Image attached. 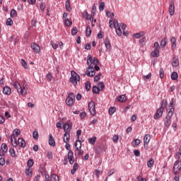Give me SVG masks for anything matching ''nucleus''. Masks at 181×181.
Listing matches in <instances>:
<instances>
[{
    "label": "nucleus",
    "instance_id": "obj_1",
    "mask_svg": "<svg viewBox=\"0 0 181 181\" xmlns=\"http://www.w3.org/2000/svg\"><path fill=\"white\" fill-rule=\"evenodd\" d=\"M87 64L88 68L85 72V76H88V77H94L95 76V72L94 71V65L98 64V59L93 57L90 54L87 57Z\"/></svg>",
    "mask_w": 181,
    "mask_h": 181
},
{
    "label": "nucleus",
    "instance_id": "obj_2",
    "mask_svg": "<svg viewBox=\"0 0 181 181\" xmlns=\"http://www.w3.org/2000/svg\"><path fill=\"white\" fill-rule=\"evenodd\" d=\"M13 86L14 88H16L18 94L21 95H26L28 94V87H26V85H23V86H21V83L19 82H15L13 83Z\"/></svg>",
    "mask_w": 181,
    "mask_h": 181
},
{
    "label": "nucleus",
    "instance_id": "obj_3",
    "mask_svg": "<svg viewBox=\"0 0 181 181\" xmlns=\"http://www.w3.org/2000/svg\"><path fill=\"white\" fill-rule=\"evenodd\" d=\"M69 81L73 84V86H77V83H80V75H78L76 71H71Z\"/></svg>",
    "mask_w": 181,
    "mask_h": 181
},
{
    "label": "nucleus",
    "instance_id": "obj_4",
    "mask_svg": "<svg viewBox=\"0 0 181 181\" xmlns=\"http://www.w3.org/2000/svg\"><path fill=\"white\" fill-rule=\"evenodd\" d=\"M65 148L67 151H69L68 152L67 158L69 160V162L71 165H73L74 163V153H73V151L70 150V144L66 143Z\"/></svg>",
    "mask_w": 181,
    "mask_h": 181
},
{
    "label": "nucleus",
    "instance_id": "obj_5",
    "mask_svg": "<svg viewBox=\"0 0 181 181\" xmlns=\"http://www.w3.org/2000/svg\"><path fill=\"white\" fill-rule=\"evenodd\" d=\"M154 49L151 52L152 57H159V52H160V45H159V42H156L153 44Z\"/></svg>",
    "mask_w": 181,
    "mask_h": 181
},
{
    "label": "nucleus",
    "instance_id": "obj_6",
    "mask_svg": "<svg viewBox=\"0 0 181 181\" xmlns=\"http://www.w3.org/2000/svg\"><path fill=\"white\" fill-rule=\"evenodd\" d=\"M74 101H76V96L74 93H71L69 94V96L66 98V103L69 107H71L73 104H74Z\"/></svg>",
    "mask_w": 181,
    "mask_h": 181
},
{
    "label": "nucleus",
    "instance_id": "obj_7",
    "mask_svg": "<svg viewBox=\"0 0 181 181\" xmlns=\"http://www.w3.org/2000/svg\"><path fill=\"white\" fill-rule=\"evenodd\" d=\"M181 169V162L179 160H176L174 163V166L173 168V172L174 175H178L179 172H180Z\"/></svg>",
    "mask_w": 181,
    "mask_h": 181
},
{
    "label": "nucleus",
    "instance_id": "obj_8",
    "mask_svg": "<svg viewBox=\"0 0 181 181\" xmlns=\"http://www.w3.org/2000/svg\"><path fill=\"white\" fill-rule=\"evenodd\" d=\"M88 110L90 113L93 115V117H94L97 113V112L95 111V103H94V101H90L88 103Z\"/></svg>",
    "mask_w": 181,
    "mask_h": 181
},
{
    "label": "nucleus",
    "instance_id": "obj_9",
    "mask_svg": "<svg viewBox=\"0 0 181 181\" xmlns=\"http://www.w3.org/2000/svg\"><path fill=\"white\" fill-rule=\"evenodd\" d=\"M6 152H8V146L6 144L3 143L1 146L0 156H5V155H6Z\"/></svg>",
    "mask_w": 181,
    "mask_h": 181
},
{
    "label": "nucleus",
    "instance_id": "obj_10",
    "mask_svg": "<svg viewBox=\"0 0 181 181\" xmlns=\"http://www.w3.org/2000/svg\"><path fill=\"white\" fill-rule=\"evenodd\" d=\"M168 12L170 16H173L175 15V2L171 1L168 7Z\"/></svg>",
    "mask_w": 181,
    "mask_h": 181
},
{
    "label": "nucleus",
    "instance_id": "obj_11",
    "mask_svg": "<svg viewBox=\"0 0 181 181\" xmlns=\"http://www.w3.org/2000/svg\"><path fill=\"white\" fill-rule=\"evenodd\" d=\"M45 181H59V176H57V175H52L50 176V179L49 180V175H45Z\"/></svg>",
    "mask_w": 181,
    "mask_h": 181
},
{
    "label": "nucleus",
    "instance_id": "obj_12",
    "mask_svg": "<svg viewBox=\"0 0 181 181\" xmlns=\"http://www.w3.org/2000/svg\"><path fill=\"white\" fill-rule=\"evenodd\" d=\"M175 113V107H171L167 110V116L165 117L170 118L172 119V117H173V114Z\"/></svg>",
    "mask_w": 181,
    "mask_h": 181
},
{
    "label": "nucleus",
    "instance_id": "obj_13",
    "mask_svg": "<svg viewBox=\"0 0 181 181\" xmlns=\"http://www.w3.org/2000/svg\"><path fill=\"white\" fill-rule=\"evenodd\" d=\"M163 115V110L160 108L157 110L156 113L154 115V119H158Z\"/></svg>",
    "mask_w": 181,
    "mask_h": 181
},
{
    "label": "nucleus",
    "instance_id": "obj_14",
    "mask_svg": "<svg viewBox=\"0 0 181 181\" xmlns=\"http://www.w3.org/2000/svg\"><path fill=\"white\" fill-rule=\"evenodd\" d=\"M31 49H33L35 53H39V52H40V47L36 43L31 44Z\"/></svg>",
    "mask_w": 181,
    "mask_h": 181
},
{
    "label": "nucleus",
    "instance_id": "obj_15",
    "mask_svg": "<svg viewBox=\"0 0 181 181\" xmlns=\"http://www.w3.org/2000/svg\"><path fill=\"white\" fill-rule=\"evenodd\" d=\"M149 142H151V135L146 134L144 137V146H146V145H148V144H149Z\"/></svg>",
    "mask_w": 181,
    "mask_h": 181
},
{
    "label": "nucleus",
    "instance_id": "obj_16",
    "mask_svg": "<svg viewBox=\"0 0 181 181\" xmlns=\"http://www.w3.org/2000/svg\"><path fill=\"white\" fill-rule=\"evenodd\" d=\"M171 124H172V119H170L169 117H165L164 119L165 127H166L167 128H169V127H170Z\"/></svg>",
    "mask_w": 181,
    "mask_h": 181
},
{
    "label": "nucleus",
    "instance_id": "obj_17",
    "mask_svg": "<svg viewBox=\"0 0 181 181\" xmlns=\"http://www.w3.org/2000/svg\"><path fill=\"white\" fill-rule=\"evenodd\" d=\"M64 130L65 134H70V131H71V126L69 123H66L64 125Z\"/></svg>",
    "mask_w": 181,
    "mask_h": 181
},
{
    "label": "nucleus",
    "instance_id": "obj_18",
    "mask_svg": "<svg viewBox=\"0 0 181 181\" xmlns=\"http://www.w3.org/2000/svg\"><path fill=\"white\" fill-rule=\"evenodd\" d=\"M20 134L21 130L18 129H16L13 130V134L11 135V138L15 139L17 138V136H19Z\"/></svg>",
    "mask_w": 181,
    "mask_h": 181
},
{
    "label": "nucleus",
    "instance_id": "obj_19",
    "mask_svg": "<svg viewBox=\"0 0 181 181\" xmlns=\"http://www.w3.org/2000/svg\"><path fill=\"white\" fill-rule=\"evenodd\" d=\"M49 145H50V146H56V141H54V139H53L52 134L49 135Z\"/></svg>",
    "mask_w": 181,
    "mask_h": 181
},
{
    "label": "nucleus",
    "instance_id": "obj_20",
    "mask_svg": "<svg viewBox=\"0 0 181 181\" xmlns=\"http://www.w3.org/2000/svg\"><path fill=\"white\" fill-rule=\"evenodd\" d=\"M3 93L4 94H6V95H11V89L9 88V86H5L3 88Z\"/></svg>",
    "mask_w": 181,
    "mask_h": 181
},
{
    "label": "nucleus",
    "instance_id": "obj_21",
    "mask_svg": "<svg viewBox=\"0 0 181 181\" xmlns=\"http://www.w3.org/2000/svg\"><path fill=\"white\" fill-rule=\"evenodd\" d=\"M18 143L21 148H25L26 146V141L23 139H18Z\"/></svg>",
    "mask_w": 181,
    "mask_h": 181
},
{
    "label": "nucleus",
    "instance_id": "obj_22",
    "mask_svg": "<svg viewBox=\"0 0 181 181\" xmlns=\"http://www.w3.org/2000/svg\"><path fill=\"white\" fill-rule=\"evenodd\" d=\"M75 153H76L78 156H83V153H84V151L81 150V143H80L79 147H76Z\"/></svg>",
    "mask_w": 181,
    "mask_h": 181
},
{
    "label": "nucleus",
    "instance_id": "obj_23",
    "mask_svg": "<svg viewBox=\"0 0 181 181\" xmlns=\"http://www.w3.org/2000/svg\"><path fill=\"white\" fill-rule=\"evenodd\" d=\"M104 44L107 50H110L111 49V42H110V40L108 38L105 39Z\"/></svg>",
    "mask_w": 181,
    "mask_h": 181
},
{
    "label": "nucleus",
    "instance_id": "obj_24",
    "mask_svg": "<svg viewBox=\"0 0 181 181\" xmlns=\"http://www.w3.org/2000/svg\"><path fill=\"white\" fill-rule=\"evenodd\" d=\"M84 16L85 18H86L87 21H90V22H93V21H94V16H93V14L90 16V14H88V12L87 11L85 12Z\"/></svg>",
    "mask_w": 181,
    "mask_h": 181
},
{
    "label": "nucleus",
    "instance_id": "obj_25",
    "mask_svg": "<svg viewBox=\"0 0 181 181\" xmlns=\"http://www.w3.org/2000/svg\"><path fill=\"white\" fill-rule=\"evenodd\" d=\"M170 42L171 49H173V50H175V49H176V38L175 37H172L170 39Z\"/></svg>",
    "mask_w": 181,
    "mask_h": 181
},
{
    "label": "nucleus",
    "instance_id": "obj_26",
    "mask_svg": "<svg viewBox=\"0 0 181 181\" xmlns=\"http://www.w3.org/2000/svg\"><path fill=\"white\" fill-rule=\"evenodd\" d=\"M25 175L27 176H28V177H32L33 175V170L32 168H28L26 170H25Z\"/></svg>",
    "mask_w": 181,
    "mask_h": 181
},
{
    "label": "nucleus",
    "instance_id": "obj_27",
    "mask_svg": "<svg viewBox=\"0 0 181 181\" xmlns=\"http://www.w3.org/2000/svg\"><path fill=\"white\" fill-rule=\"evenodd\" d=\"M143 36H145V32L141 31V32L134 34L133 35V37H135V39H139L140 37H142Z\"/></svg>",
    "mask_w": 181,
    "mask_h": 181
},
{
    "label": "nucleus",
    "instance_id": "obj_28",
    "mask_svg": "<svg viewBox=\"0 0 181 181\" xmlns=\"http://www.w3.org/2000/svg\"><path fill=\"white\" fill-rule=\"evenodd\" d=\"M166 45H168V38H163L160 41V47L163 49L166 47Z\"/></svg>",
    "mask_w": 181,
    "mask_h": 181
},
{
    "label": "nucleus",
    "instance_id": "obj_29",
    "mask_svg": "<svg viewBox=\"0 0 181 181\" xmlns=\"http://www.w3.org/2000/svg\"><path fill=\"white\" fill-rule=\"evenodd\" d=\"M117 101L119 103H125V101H127V96H125V95H119L117 98Z\"/></svg>",
    "mask_w": 181,
    "mask_h": 181
},
{
    "label": "nucleus",
    "instance_id": "obj_30",
    "mask_svg": "<svg viewBox=\"0 0 181 181\" xmlns=\"http://www.w3.org/2000/svg\"><path fill=\"white\" fill-rule=\"evenodd\" d=\"M69 141H70V133H64V142H65V144H67L69 143Z\"/></svg>",
    "mask_w": 181,
    "mask_h": 181
},
{
    "label": "nucleus",
    "instance_id": "obj_31",
    "mask_svg": "<svg viewBox=\"0 0 181 181\" xmlns=\"http://www.w3.org/2000/svg\"><path fill=\"white\" fill-rule=\"evenodd\" d=\"M65 7H66V10L67 11H71V6L70 5V0H67L66 2H65Z\"/></svg>",
    "mask_w": 181,
    "mask_h": 181
},
{
    "label": "nucleus",
    "instance_id": "obj_32",
    "mask_svg": "<svg viewBox=\"0 0 181 181\" xmlns=\"http://www.w3.org/2000/svg\"><path fill=\"white\" fill-rule=\"evenodd\" d=\"M9 152L12 158H18V156H16V152L15 151V149L10 148Z\"/></svg>",
    "mask_w": 181,
    "mask_h": 181
},
{
    "label": "nucleus",
    "instance_id": "obj_33",
    "mask_svg": "<svg viewBox=\"0 0 181 181\" xmlns=\"http://www.w3.org/2000/svg\"><path fill=\"white\" fill-rule=\"evenodd\" d=\"M155 163V160H153V158H151L148 162H147V166L148 168H152L153 166V164Z\"/></svg>",
    "mask_w": 181,
    "mask_h": 181
},
{
    "label": "nucleus",
    "instance_id": "obj_34",
    "mask_svg": "<svg viewBox=\"0 0 181 181\" xmlns=\"http://www.w3.org/2000/svg\"><path fill=\"white\" fill-rule=\"evenodd\" d=\"M79 117L81 121H83L87 117V114L86 113V112H82L80 113Z\"/></svg>",
    "mask_w": 181,
    "mask_h": 181
},
{
    "label": "nucleus",
    "instance_id": "obj_35",
    "mask_svg": "<svg viewBox=\"0 0 181 181\" xmlns=\"http://www.w3.org/2000/svg\"><path fill=\"white\" fill-rule=\"evenodd\" d=\"M98 88L100 90H103L104 88H105V86L104 85V83L103 82H99L97 85Z\"/></svg>",
    "mask_w": 181,
    "mask_h": 181
},
{
    "label": "nucleus",
    "instance_id": "obj_36",
    "mask_svg": "<svg viewBox=\"0 0 181 181\" xmlns=\"http://www.w3.org/2000/svg\"><path fill=\"white\" fill-rule=\"evenodd\" d=\"M166 105H168V101L163 100L161 102V107H160V109H162V110L163 111V110H165V108H166Z\"/></svg>",
    "mask_w": 181,
    "mask_h": 181
},
{
    "label": "nucleus",
    "instance_id": "obj_37",
    "mask_svg": "<svg viewBox=\"0 0 181 181\" xmlns=\"http://www.w3.org/2000/svg\"><path fill=\"white\" fill-rule=\"evenodd\" d=\"M11 145L14 148H16V146H18V141H16V139H12V137H11Z\"/></svg>",
    "mask_w": 181,
    "mask_h": 181
},
{
    "label": "nucleus",
    "instance_id": "obj_38",
    "mask_svg": "<svg viewBox=\"0 0 181 181\" xmlns=\"http://www.w3.org/2000/svg\"><path fill=\"white\" fill-rule=\"evenodd\" d=\"M172 66L173 67H177V66H179V60H177V59L173 58V61L172 62Z\"/></svg>",
    "mask_w": 181,
    "mask_h": 181
},
{
    "label": "nucleus",
    "instance_id": "obj_39",
    "mask_svg": "<svg viewBox=\"0 0 181 181\" xmlns=\"http://www.w3.org/2000/svg\"><path fill=\"white\" fill-rule=\"evenodd\" d=\"M95 141H97V137H92L88 139V142L91 145H94V144H95Z\"/></svg>",
    "mask_w": 181,
    "mask_h": 181
},
{
    "label": "nucleus",
    "instance_id": "obj_40",
    "mask_svg": "<svg viewBox=\"0 0 181 181\" xmlns=\"http://www.w3.org/2000/svg\"><path fill=\"white\" fill-rule=\"evenodd\" d=\"M180 158H181V146H180L179 152L176 153L175 154V159H177L179 160Z\"/></svg>",
    "mask_w": 181,
    "mask_h": 181
},
{
    "label": "nucleus",
    "instance_id": "obj_41",
    "mask_svg": "<svg viewBox=\"0 0 181 181\" xmlns=\"http://www.w3.org/2000/svg\"><path fill=\"white\" fill-rule=\"evenodd\" d=\"M159 76L160 78H163L165 76V71H163V68H160L159 70Z\"/></svg>",
    "mask_w": 181,
    "mask_h": 181
},
{
    "label": "nucleus",
    "instance_id": "obj_42",
    "mask_svg": "<svg viewBox=\"0 0 181 181\" xmlns=\"http://www.w3.org/2000/svg\"><path fill=\"white\" fill-rule=\"evenodd\" d=\"M10 15L11 18H15L16 16H18V13L15 9H13L11 11Z\"/></svg>",
    "mask_w": 181,
    "mask_h": 181
},
{
    "label": "nucleus",
    "instance_id": "obj_43",
    "mask_svg": "<svg viewBox=\"0 0 181 181\" xmlns=\"http://www.w3.org/2000/svg\"><path fill=\"white\" fill-rule=\"evenodd\" d=\"M133 146H138V145H139L141 144V140L138 139H135L133 140Z\"/></svg>",
    "mask_w": 181,
    "mask_h": 181
},
{
    "label": "nucleus",
    "instance_id": "obj_44",
    "mask_svg": "<svg viewBox=\"0 0 181 181\" xmlns=\"http://www.w3.org/2000/svg\"><path fill=\"white\" fill-rule=\"evenodd\" d=\"M85 88L87 91H90V88H91V83L90 81L86 83Z\"/></svg>",
    "mask_w": 181,
    "mask_h": 181
},
{
    "label": "nucleus",
    "instance_id": "obj_45",
    "mask_svg": "<svg viewBox=\"0 0 181 181\" xmlns=\"http://www.w3.org/2000/svg\"><path fill=\"white\" fill-rule=\"evenodd\" d=\"M6 24L7 25V26H12V25H13V21H12L11 18H8L6 21Z\"/></svg>",
    "mask_w": 181,
    "mask_h": 181
},
{
    "label": "nucleus",
    "instance_id": "obj_46",
    "mask_svg": "<svg viewBox=\"0 0 181 181\" xmlns=\"http://www.w3.org/2000/svg\"><path fill=\"white\" fill-rule=\"evenodd\" d=\"M115 111H117V108L115 107H110L109 109V114H110V115H113L114 112H115Z\"/></svg>",
    "mask_w": 181,
    "mask_h": 181
},
{
    "label": "nucleus",
    "instance_id": "obj_47",
    "mask_svg": "<svg viewBox=\"0 0 181 181\" xmlns=\"http://www.w3.org/2000/svg\"><path fill=\"white\" fill-rule=\"evenodd\" d=\"M33 163H34L33 159L28 160L27 163L28 168H32V166H33Z\"/></svg>",
    "mask_w": 181,
    "mask_h": 181
},
{
    "label": "nucleus",
    "instance_id": "obj_48",
    "mask_svg": "<svg viewBox=\"0 0 181 181\" xmlns=\"http://www.w3.org/2000/svg\"><path fill=\"white\" fill-rule=\"evenodd\" d=\"M116 30V33L117 36H121L122 35V31L121 30V27H118L117 28H115Z\"/></svg>",
    "mask_w": 181,
    "mask_h": 181
},
{
    "label": "nucleus",
    "instance_id": "obj_49",
    "mask_svg": "<svg viewBox=\"0 0 181 181\" xmlns=\"http://www.w3.org/2000/svg\"><path fill=\"white\" fill-rule=\"evenodd\" d=\"M93 93L94 94H98L100 93V89L98 88V86H93Z\"/></svg>",
    "mask_w": 181,
    "mask_h": 181
},
{
    "label": "nucleus",
    "instance_id": "obj_50",
    "mask_svg": "<svg viewBox=\"0 0 181 181\" xmlns=\"http://www.w3.org/2000/svg\"><path fill=\"white\" fill-rule=\"evenodd\" d=\"M86 36H90V35H91V28H90V26H87L86 30Z\"/></svg>",
    "mask_w": 181,
    "mask_h": 181
},
{
    "label": "nucleus",
    "instance_id": "obj_51",
    "mask_svg": "<svg viewBox=\"0 0 181 181\" xmlns=\"http://www.w3.org/2000/svg\"><path fill=\"white\" fill-rule=\"evenodd\" d=\"M46 78H47V81H52V78H53V76L52 75V73L49 72L46 75Z\"/></svg>",
    "mask_w": 181,
    "mask_h": 181
},
{
    "label": "nucleus",
    "instance_id": "obj_52",
    "mask_svg": "<svg viewBox=\"0 0 181 181\" xmlns=\"http://www.w3.org/2000/svg\"><path fill=\"white\" fill-rule=\"evenodd\" d=\"M171 78L173 80H177V72H173L171 74Z\"/></svg>",
    "mask_w": 181,
    "mask_h": 181
},
{
    "label": "nucleus",
    "instance_id": "obj_53",
    "mask_svg": "<svg viewBox=\"0 0 181 181\" xmlns=\"http://www.w3.org/2000/svg\"><path fill=\"white\" fill-rule=\"evenodd\" d=\"M96 11H97V6H95V4H93L92 7V11H91L92 16H94Z\"/></svg>",
    "mask_w": 181,
    "mask_h": 181
},
{
    "label": "nucleus",
    "instance_id": "obj_54",
    "mask_svg": "<svg viewBox=\"0 0 181 181\" xmlns=\"http://www.w3.org/2000/svg\"><path fill=\"white\" fill-rule=\"evenodd\" d=\"M113 26H114L115 29L120 28L119 27V23H118V21L117 20L113 21Z\"/></svg>",
    "mask_w": 181,
    "mask_h": 181
},
{
    "label": "nucleus",
    "instance_id": "obj_55",
    "mask_svg": "<svg viewBox=\"0 0 181 181\" xmlns=\"http://www.w3.org/2000/svg\"><path fill=\"white\" fill-rule=\"evenodd\" d=\"M33 136L34 139H39V133L36 131L33 132Z\"/></svg>",
    "mask_w": 181,
    "mask_h": 181
},
{
    "label": "nucleus",
    "instance_id": "obj_56",
    "mask_svg": "<svg viewBox=\"0 0 181 181\" xmlns=\"http://www.w3.org/2000/svg\"><path fill=\"white\" fill-rule=\"evenodd\" d=\"M64 22H65V25H66V26H70V25H71V23H72V22H71V19H66V20H64Z\"/></svg>",
    "mask_w": 181,
    "mask_h": 181
},
{
    "label": "nucleus",
    "instance_id": "obj_57",
    "mask_svg": "<svg viewBox=\"0 0 181 181\" xmlns=\"http://www.w3.org/2000/svg\"><path fill=\"white\" fill-rule=\"evenodd\" d=\"M80 144H81V141L76 140V141L74 144L75 149H77V148H80Z\"/></svg>",
    "mask_w": 181,
    "mask_h": 181
},
{
    "label": "nucleus",
    "instance_id": "obj_58",
    "mask_svg": "<svg viewBox=\"0 0 181 181\" xmlns=\"http://www.w3.org/2000/svg\"><path fill=\"white\" fill-rule=\"evenodd\" d=\"M101 73H99L98 75H96L95 77H94V81H100V78H101Z\"/></svg>",
    "mask_w": 181,
    "mask_h": 181
},
{
    "label": "nucleus",
    "instance_id": "obj_59",
    "mask_svg": "<svg viewBox=\"0 0 181 181\" xmlns=\"http://www.w3.org/2000/svg\"><path fill=\"white\" fill-rule=\"evenodd\" d=\"M51 45L54 50H56L59 47V45L54 43L53 41H51Z\"/></svg>",
    "mask_w": 181,
    "mask_h": 181
},
{
    "label": "nucleus",
    "instance_id": "obj_60",
    "mask_svg": "<svg viewBox=\"0 0 181 181\" xmlns=\"http://www.w3.org/2000/svg\"><path fill=\"white\" fill-rule=\"evenodd\" d=\"M21 64L24 69H28V63H26V61H25V59H21Z\"/></svg>",
    "mask_w": 181,
    "mask_h": 181
},
{
    "label": "nucleus",
    "instance_id": "obj_61",
    "mask_svg": "<svg viewBox=\"0 0 181 181\" xmlns=\"http://www.w3.org/2000/svg\"><path fill=\"white\" fill-rule=\"evenodd\" d=\"M77 28L76 27H74L72 30H71V35H73V36H76V35H77Z\"/></svg>",
    "mask_w": 181,
    "mask_h": 181
},
{
    "label": "nucleus",
    "instance_id": "obj_62",
    "mask_svg": "<svg viewBox=\"0 0 181 181\" xmlns=\"http://www.w3.org/2000/svg\"><path fill=\"white\" fill-rule=\"evenodd\" d=\"M175 99H173L171 100V101L170 102V104H169V108H173V107H175Z\"/></svg>",
    "mask_w": 181,
    "mask_h": 181
},
{
    "label": "nucleus",
    "instance_id": "obj_63",
    "mask_svg": "<svg viewBox=\"0 0 181 181\" xmlns=\"http://www.w3.org/2000/svg\"><path fill=\"white\" fill-rule=\"evenodd\" d=\"M104 6H105V3L101 2L99 6V11H104Z\"/></svg>",
    "mask_w": 181,
    "mask_h": 181
},
{
    "label": "nucleus",
    "instance_id": "obj_64",
    "mask_svg": "<svg viewBox=\"0 0 181 181\" xmlns=\"http://www.w3.org/2000/svg\"><path fill=\"white\" fill-rule=\"evenodd\" d=\"M47 157L48 159H53V153H52V151H48Z\"/></svg>",
    "mask_w": 181,
    "mask_h": 181
}]
</instances>
